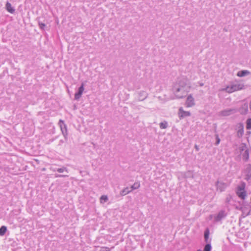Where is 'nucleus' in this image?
I'll use <instances>...</instances> for the list:
<instances>
[{
	"label": "nucleus",
	"instance_id": "obj_9",
	"mask_svg": "<svg viewBox=\"0 0 251 251\" xmlns=\"http://www.w3.org/2000/svg\"><path fill=\"white\" fill-rule=\"evenodd\" d=\"M59 124L62 131V133L65 138L67 135V130L66 126L62 120L59 121Z\"/></svg>",
	"mask_w": 251,
	"mask_h": 251
},
{
	"label": "nucleus",
	"instance_id": "obj_29",
	"mask_svg": "<svg viewBox=\"0 0 251 251\" xmlns=\"http://www.w3.org/2000/svg\"><path fill=\"white\" fill-rule=\"evenodd\" d=\"M38 25H39L40 28L41 29H42V30L44 29V28L46 26V25L45 24H43L39 21V22H38Z\"/></svg>",
	"mask_w": 251,
	"mask_h": 251
},
{
	"label": "nucleus",
	"instance_id": "obj_39",
	"mask_svg": "<svg viewBox=\"0 0 251 251\" xmlns=\"http://www.w3.org/2000/svg\"><path fill=\"white\" fill-rule=\"evenodd\" d=\"M197 251H201L200 249L197 250Z\"/></svg>",
	"mask_w": 251,
	"mask_h": 251
},
{
	"label": "nucleus",
	"instance_id": "obj_3",
	"mask_svg": "<svg viewBox=\"0 0 251 251\" xmlns=\"http://www.w3.org/2000/svg\"><path fill=\"white\" fill-rule=\"evenodd\" d=\"M245 186L244 183L241 186H238L236 192L237 196L242 200H245L247 196L246 192L244 190Z\"/></svg>",
	"mask_w": 251,
	"mask_h": 251
},
{
	"label": "nucleus",
	"instance_id": "obj_18",
	"mask_svg": "<svg viewBox=\"0 0 251 251\" xmlns=\"http://www.w3.org/2000/svg\"><path fill=\"white\" fill-rule=\"evenodd\" d=\"M249 158V152L248 150H246L245 151V152L243 154V159L245 161H247L248 160Z\"/></svg>",
	"mask_w": 251,
	"mask_h": 251
},
{
	"label": "nucleus",
	"instance_id": "obj_16",
	"mask_svg": "<svg viewBox=\"0 0 251 251\" xmlns=\"http://www.w3.org/2000/svg\"><path fill=\"white\" fill-rule=\"evenodd\" d=\"M131 192V190H130V188L127 187L125 188H124V189H123L120 192V194L122 196H124L126 195V194H129Z\"/></svg>",
	"mask_w": 251,
	"mask_h": 251
},
{
	"label": "nucleus",
	"instance_id": "obj_31",
	"mask_svg": "<svg viewBox=\"0 0 251 251\" xmlns=\"http://www.w3.org/2000/svg\"><path fill=\"white\" fill-rule=\"evenodd\" d=\"M55 177H68V176L67 175L55 174Z\"/></svg>",
	"mask_w": 251,
	"mask_h": 251
},
{
	"label": "nucleus",
	"instance_id": "obj_24",
	"mask_svg": "<svg viewBox=\"0 0 251 251\" xmlns=\"http://www.w3.org/2000/svg\"><path fill=\"white\" fill-rule=\"evenodd\" d=\"M246 128L247 129H251V118H249L247 120Z\"/></svg>",
	"mask_w": 251,
	"mask_h": 251
},
{
	"label": "nucleus",
	"instance_id": "obj_25",
	"mask_svg": "<svg viewBox=\"0 0 251 251\" xmlns=\"http://www.w3.org/2000/svg\"><path fill=\"white\" fill-rule=\"evenodd\" d=\"M100 202H103L102 201H103V202H106L108 201V197L106 195H102L101 196L100 198Z\"/></svg>",
	"mask_w": 251,
	"mask_h": 251
},
{
	"label": "nucleus",
	"instance_id": "obj_22",
	"mask_svg": "<svg viewBox=\"0 0 251 251\" xmlns=\"http://www.w3.org/2000/svg\"><path fill=\"white\" fill-rule=\"evenodd\" d=\"M209 229L208 228H207L205 230V231H204V239H205V241L206 242H207V240L209 237Z\"/></svg>",
	"mask_w": 251,
	"mask_h": 251
},
{
	"label": "nucleus",
	"instance_id": "obj_11",
	"mask_svg": "<svg viewBox=\"0 0 251 251\" xmlns=\"http://www.w3.org/2000/svg\"><path fill=\"white\" fill-rule=\"evenodd\" d=\"M246 179L247 180H249L251 179V164H248L247 165V167L246 169Z\"/></svg>",
	"mask_w": 251,
	"mask_h": 251
},
{
	"label": "nucleus",
	"instance_id": "obj_8",
	"mask_svg": "<svg viewBox=\"0 0 251 251\" xmlns=\"http://www.w3.org/2000/svg\"><path fill=\"white\" fill-rule=\"evenodd\" d=\"M226 214L224 210H221L219 212L218 214L215 216L214 221L215 222H218L222 219L226 217Z\"/></svg>",
	"mask_w": 251,
	"mask_h": 251
},
{
	"label": "nucleus",
	"instance_id": "obj_10",
	"mask_svg": "<svg viewBox=\"0 0 251 251\" xmlns=\"http://www.w3.org/2000/svg\"><path fill=\"white\" fill-rule=\"evenodd\" d=\"M190 112L189 111H185L182 107L179 109V116L180 119L183 118L185 117L190 116Z\"/></svg>",
	"mask_w": 251,
	"mask_h": 251
},
{
	"label": "nucleus",
	"instance_id": "obj_13",
	"mask_svg": "<svg viewBox=\"0 0 251 251\" xmlns=\"http://www.w3.org/2000/svg\"><path fill=\"white\" fill-rule=\"evenodd\" d=\"M244 133V126L243 124H240L239 129L237 132V136L238 138L242 137Z\"/></svg>",
	"mask_w": 251,
	"mask_h": 251
},
{
	"label": "nucleus",
	"instance_id": "obj_33",
	"mask_svg": "<svg viewBox=\"0 0 251 251\" xmlns=\"http://www.w3.org/2000/svg\"><path fill=\"white\" fill-rule=\"evenodd\" d=\"M63 143H64V141L63 140H60L59 142V145H61Z\"/></svg>",
	"mask_w": 251,
	"mask_h": 251
},
{
	"label": "nucleus",
	"instance_id": "obj_6",
	"mask_svg": "<svg viewBox=\"0 0 251 251\" xmlns=\"http://www.w3.org/2000/svg\"><path fill=\"white\" fill-rule=\"evenodd\" d=\"M195 102L194 98L193 97L192 95H189L187 98L185 105L186 107H190L195 105Z\"/></svg>",
	"mask_w": 251,
	"mask_h": 251
},
{
	"label": "nucleus",
	"instance_id": "obj_34",
	"mask_svg": "<svg viewBox=\"0 0 251 251\" xmlns=\"http://www.w3.org/2000/svg\"><path fill=\"white\" fill-rule=\"evenodd\" d=\"M195 148L196 149V150L198 151L199 150V147L197 145H195Z\"/></svg>",
	"mask_w": 251,
	"mask_h": 251
},
{
	"label": "nucleus",
	"instance_id": "obj_35",
	"mask_svg": "<svg viewBox=\"0 0 251 251\" xmlns=\"http://www.w3.org/2000/svg\"><path fill=\"white\" fill-rule=\"evenodd\" d=\"M200 85L201 86H203V83H201L200 84Z\"/></svg>",
	"mask_w": 251,
	"mask_h": 251
},
{
	"label": "nucleus",
	"instance_id": "obj_19",
	"mask_svg": "<svg viewBox=\"0 0 251 251\" xmlns=\"http://www.w3.org/2000/svg\"><path fill=\"white\" fill-rule=\"evenodd\" d=\"M159 127L161 129H166L168 127V123L167 121H164L159 124Z\"/></svg>",
	"mask_w": 251,
	"mask_h": 251
},
{
	"label": "nucleus",
	"instance_id": "obj_32",
	"mask_svg": "<svg viewBox=\"0 0 251 251\" xmlns=\"http://www.w3.org/2000/svg\"><path fill=\"white\" fill-rule=\"evenodd\" d=\"M220 142V139L218 137V135H216V142L215 143L216 145H218Z\"/></svg>",
	"mask_w": 251,
	"mask_h": 251
},
{
	"label": "nucleus",
	"instance_id": "obj_23",
	"mask_svg": "<svg viewBox=\"0 0 251 251\" xmlns=\"http://www.w3.org/2000/svg\"><path fill=\"white\" fill-rule=\"evenodd\" d=\"M56 171L60 173H62L64 171L66 172L67 173H68V169L65 167H62V168L57 169Z\"/></svg>",
	"mask_w": 251,
	"mask_h": 251
},
{
	"label": "nucleus",
	"instance_id": "obj_4",
	"mask_svg": "<svg viewBox=\"0 0 251 251\" xmlns=\"http://www.w3.org/2000/svg\"><path fill=\"white\" fill-rule=\"evenodd\" d=\"M237 111V110L234 108L226 109L220 111L219 112V115L221 116H228L235 113Z\"/></svg>",
	"mask_w": 251,
	"mask_h": 251
},
{
	"label": "nucleus",
	"instance_id": "obj_26",
	"mask_svg": "<svg viewBox=\"0 0 251 251\" xmlns=\"http://www.w3.org/2000/svg\"><path fill=\"white\" fill-rule=\"evenodd\" d=\"M211 246L210 244H207L204 248L203 251H211Z\"/></svg>",
	"mask_w": 251,
	"mask_h": 251
},
{
	"label": "nucleus",
	"instance_id": "obj_20",
	"mask_svg": "<svg viewBox=\"0 0 251 251\" xmlns=\"http://www.w3.org/2000/svg\"><path fill=\"white\" fill-rule=\"evenodd\" d=\"M6 230H7V227L5 226H1L0 228V236L4 235L5 234Z\"/></svg>",
	"mask_w": 251,
	"mask_h": 251
},
{
	"label": "nucleus",
	"instance_id": "obj_5",
	"mask_svg": "<svg viewBox=\"0 0 251 251\" xmlns=\"http://www.w3.org/2000/svg\"><path fill=\"white\" fill-rule=\"evenodd\" d=\"M215 185L217 187V190H219L220 192L224 191L227 186L226 183L218 180L216 181Z\"/></svg>",
	"mask_w": 251,
	"mask_h": 251
},
{
	"label": "nucleus",
	"instance_id": "obj_1",
	"mask_svg": "<svg viewBox=\"0 0 251 251\" xmlns=\"http://www.w3.org/2000/svg\"><path fill=\"white\" fill-rule=\"evenodd\" d=\"M244 88V85L242 83H233L230 86H227L224 90L228 93H231L233 92L242 90Z\"/></svg>",
	"mask_w": 251,
	"mask_h": 251
},
{
	"label": "nucleus",
	"instance_id": "obj_12",
	"mask_svg": "<svg viewBox=\"0 0 251 251\" xmlns=\"http://www.w3.org/2000/svg\"><path fill=\"white\" fill-rule=\"evenodd\" d=\"M139 97L138 99L139 100L142 101L146 99L148 97V94L146 91H142L138 93Z\"/></svg>",
	"mask_w": 251,
	"mask_h": 251
},
{
	"label": "nucleus",
	"instance_id": "obj_2",
	"mask_svg": "<svg viewBox=\"0 0 251 251\" xmlns=\"http://www.w3.org/2000/svg\"><path fill=\"white\" fill-rule=\"evenodd\" d=\"M174 93L177 99H182L184 97L185 90L178 85L175 84L172 88Z\"/></svg>",
	"mask_w": 251,
	"mask_h": 251
},
{
	"label": "nucleus",
	"instance_id": "obj_14",
	"mask_svg": "<svg viewBox=\"0 0 251 251\" xmlns=\"http://www.w3.org/2000/svg\"><path fill=\"white\" fill-rule=\"evenodd\" d=\"M175 84L178 85L179 86L182 87L184 89V88L186 85V80L184 78L180 79L179 80H178V82Z\"/></svg>",
	"mask_w": 251,
	"mask_h": 251
},
{
	"label": "nucleus",
	"instance_id": "obj_37",
	"mask_svg": "<svg viewBox=\"0 0 251 251\" xmlns=\"http://www.w3.org/2000/svg\"><path fill=\"white\" fill-rule=\"evenodd\" d=\"M226 201H229V199H228V198H227V199H226Z\"/></svg>",
	"mask_w": 251,
	"mask_h": 251
},
{
	"label": "nucleus",
	"instance_id": "obj_36",
	"mask_svg": "<svg viewBox=\"0 0 251 251\" xmlns=\"http://www.w3.org/2000/svg\"><path fill=\"white\" fill-rule=\"evenodd\" d=\"M250 109L251 110V102L250 103Z\"/></svg>",
	"mask_w": 251,
	"mask_h": 251
},
{
	"label": "nucleus",
	"instance_id": "obj_7",
	"mask_svg": "<svg viewBox=\"0 0 251 251\" xmlns=\"http://www.w3.org/2000/svg\"><path fill=\"white\" fill-rule=\"evenodd\" d=\"M84 84L83 83H82L81 86L78 88V91L76 93H75V99L76 100H78L84 91Z\"/></svg>",
	"mask_w": 251,
	"mask_h": 251
},
{
	"label": "nucleus",
	"instance_id": "obj_17",
	"mask_svg": "<svg viewBox=\"0 0 251 251\" xmlns=\"http://www.w3.org/2000/svg\"><path fill=\"white\" fill-rule=\"evenodd\" d=\"M250 74V72L248 70H243L241 71H239L237 73V75L240 77H243L246 75Z\"/></svg>",
	"mask_w": 251,
	"mask_h": 251
},
{
	"label": "nucleus",
	"instance_id": "obj_27",
	"mask_svg": "<svg viewBox=\"0 0 251 251\" xmlns=\"http://www.w3.org/2000/svg\"><path fill=\"white\" fill-rule=\"evenodd\" d=\"M242 109H244L245 112H241V114H246L247 113L248 111V105L246 104H245L243 107H242Z\"/></svg>",
	"mask_w": 251,
	"mask_h": 251
},
{
	"label": "nucleus",
	"instance_id": "obj_15",
	"mask_svg": "<svg viewBox=\"0 0 251 251\" xmlns=\"http://www.w3.org/2000/svg\"><path fill=\"white\" fill-rule=\"evenodd\" d=\"M6 9L7 11L10 13H13L15 12V9L12 7L11 4L9 2H7L5 5Z\"/></svg>",
	"mask_w": 251,
	"mask_h": 251
},
{
	"label": "nucleus",
	"instance_id": "obj_28",
	"mask_svg": "<svg viewBox=\"0 0 251 251\" xmlns=\"http://www.w3.org/2000/svg\"><path fill=\"white\" fill-rule=\"evenodd\" d=\"M247 148V147H246V145L245 144V143H242L241 145V146L240 147V151H245Z\"/></svg>",
	"mask_w": 251,
	"mask_h": 251
},
{
	"label": "nucleus",
	"instance_id": "obj_38",
	"mask_svg": "<svg viewBox=\"0 0 251 251\" xmlns=\"http://www.w3.org/2000/svg\"><path fill=\"white\" fill-rule=\"evenodd\" d=\"M210 218H211L212 217V215H210Z\"/></svg>",
	"mask_w": 251,
	"mask_h": 251
},
{
	"label": "nucleus",
	"instance_id": "obj_30",
	"mask_svg": "<svg viewBox=\"0 0 251 251\" xmlns=\"http://www.w3.org/2000/svg\"><path fill=\"white\" fill-rule=\"evenodd\" d=\"M100 251H110V249L108 247H103L100 248Z\"/></svg>",
	"mask_w": 251,
	"mask_h": 251
},
{
	"label": "nucleus",
	"instance_id": "obj_21",
	"mask_svg": "<svg viewBox=\"0 0 251 251\" xmlns=\"http://www.w3.org/2000/svg\"><path fill=\"white\" fill-rule=\"evenodd\" d=\"M140 183L138 182H135L133 185L130 188L131 191L137 189L140 187Z\"/></svg>",
	"mask_w": 251,
	"mask_h": 251
}]
</instances>
